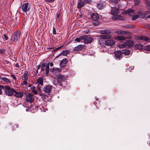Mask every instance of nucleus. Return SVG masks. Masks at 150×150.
Listing matches in <instances>:
<instances>
[{
  "instance_id": "f257e3e1",
  "label": "nucleus",
  "mask_w": 150,
  "mask_h": 150,
  "mask_svg": "<svg viewBox=\"0 0 150 150\" xmlns=\"http://www.w3.org/2000/svg\"><path fill=\"white\" fill-rule=\"evenodd\" d=\"M4 91L5 94L8 96H11L13 95L15 90L13 88H11L8 86H4Z\"/></svg>"
},
{
  "instance_id": "f03ea898",
  "label": "nucleus",
  "mask_w": 150,
  "mask_h": 150,
  "mask_svg": "<svg viewBox=\"0 0 150 150\" xmlns=\"http://www.w3.org/2000/svg\"><path fill=\"white\" fill-rule=\"evenodd\" d=\"M134 43L133 41L130 40H127L126 41L125 43L120 45L121 48H123L127 47H130L133 46Z\"/></svg>"
},
{
  "instance_id": "7ed1b4c3",
  "label": "nucleus",
  "mask_w": 150,
  "mask_h": 150,
  "mask_svg": "<svg viewBox=\"0 0 150 150\" xmlns=\"http://www.w3.org/2000/svg\"><path fill=\"white\" fill-rule=\"evenodd\" d=\"M18 36L19 32L18 31L14 33L11 35V38L10 40V44H12L16 41L18 40Z\"/></svg>"
},
{
  "instance_id": "20e7f679",
  "label": "nucleus",
  "mask_w": 150,
  "mask_h": 150,
  "mask_svg": "<svg viewBox=\"0 0 150 150\" xmlns=\"http://www.w3.org/2000/svg\"><path fill=\"white\" fill-rule=\"evenodd\" d=\"M41 70L42 71H43L45 70L46 74L47 76L49 73V65H47V63H43L42 65Z\"/></svg>"
},
{
  "instance_id": "39448f33",
  "label": "nucleus",
  "mask_w": 150,
  "mask_h": 150,
  "mask_svg": "<svg viewBox=\"0 0 150 150\" xmlns=\"http://www.w3.org/2000/svg\"><path fill=\"white\" fill-rule=\"evenodd\" d=\"M52 87V86L50 85H46L44 87L43 91L45 93L49 94L50 93Z\"/></svg>"
},
{
  "instance_id": "423d86ee",
  "label": "nucleus",
  "mask_w": 150,
  "mask_h": 150,
  "mask_svg": "<svg viewBox=\"0 0 150 150\" xmlns=\"http://www.w3.org/2000/svg\"><path fill=\"white\" fill-rule=\"evenodd\" d=\"M85 38H84V42L85 44L91 43L93 40V39L92 37H87L86 35H84Z\"/></svg>"
},
{
  "instance_id": "0eeeda50",
  "label": "nucleus",
  "mask_w": 150,
  "mask_h": 150,
  "mask_svg": "<svg viewBox=\"0 0 150 150\" xmlns=\"http://www.w3.org/2000/svg\"><path fill=\"white\" fill-rule=\"evenodd\" d=\"M26 101L32 103L33 101L34 97L33 94L31 93L28 94L26 98Z\"/></svg>"
},
{
  "instance_id": "6e6552de",
  "label": "nucleus",
  "mask_w": 150,
  "mask_h": 150,
  "mask_svg": "<svg viewBox=\"0 0 150 150\" xmlns=\"http://www.w3.org/2000/svg\"><path fill=\"white\" fill-rule=\"evenodd\" d=\"M52 82L53 84L57 87H59V88H61L62 87V83L58 80L57 79H54Z\"/></svg>"
},
{
  "instance_id": "1a4fd4ad",
  "label": "nucleus",
  "mask_w": 150,
  "mask_h": 150,
  "mask_svg": "<svg viewBox=\"0 0 150 150\" xmlns=\"http://www.w3.org/2000/svg\"><path fill=\"white\" fill-rule=\"evenodd\" d=\"M115 57L117 60H120L122 58L121 52L120 50L115 51L114 53Z\"/></svg>"
},
{
  "instance_id": "9d476101",
  "label": "nucleus",
  "mask_w": 150,
  "mask_h": 150,
  "mask_svg": "<svg viewBox=\"0 0 150 150\" xmlns=\"http://www.w3.org/2000/svg\"><path fill=\"white\" fill-rule=\"evenodd\" d=\"M28 3H24L22 6V10L24 12H26L29 11L30 8L28 6Z\"/></svg>"
},
{
  "instance_id": "9b49d317",
  "label": "nucleus",
  "mask_w": 150,
  "mask_h": 150,
  "mask_svg": "<svg viewBox=\"0 0 150 150\" xmlns=\"http://www.w3.org/2000/svg\"><path fill=\"white\" fill-rule=\"evenodd\" d=\"M116 33L118 35H129L131 34V33L127 31H123L122 30H117L115 31Z\"/></svg>"
},
{
  "instance_id": "f8f14e48",
  "label": "nucleus",
  "mask_w": 150,
  "mask_h": 150,
  "mask_svg": "<svg viewBox=\"0 0 150 150\" xmlns=\"http://www.w3.org/2000/svg\"><path fill=\"white\" fill-rule=\"evenodd\" d=\"M115 41L112 39H108L105 40V44L107 46H112L115 43Z\"/></svg>"
},
{
  "instance_id": "ddd939ff",
  "label": "nucleus",
  "mask_w": 150,
  "mask_h": 150,
  "mask_svg": "<svg viewBox=\"0 0 150 150\" xmlns=\"http://www.w3.org/2000/svg\"><path fill=\"white\" fill-rule=\"evenodd\" d=\"M119 10L116 7L112 8L111 14L113 15H116L119 13Z\"/></svg>"
},
{
  "instance_id": "4468645a",
  "label": "nucleus",
  "mask_w": 150,
  "mask_h": 150,
  "mask_svg": "<svg viewBox=\"0 0 150 150\" xmlns=\"http://www.w3.org/2000/svg\"><path fill=\"white\" fill-rule=\"evenodd\" d=\"M68 60L66 58L63 59L60 62L59 66L60 68H63L67 63Z\"/></svg>"
},
{
  "instance_id": "2eb2a0df",
  "label": "nucleus",
  "mask_w": 150,
  "mask_h": 150,
  "mask_svg": "<svg viewBox=\"0 0 150 150\" xmlns=\"http://www.w3.org/2000/svg\"><path fill=\"white\" fill-rule=\"evenodd\" d=\"M99 18L98 14L96 13H93L91 16V18L92 20L97 21L99 19Z\"/></svg>"
},
{
  "instance_id": "dca6fc26",
  "label": "nucleus",
  "mask_w": 150,
  "mask_h": 150,
  "mask_svg": "<svg viewBox=\"0 0 150 150\" xmlns=\"http://www.w3.org/2000/svg\"><path fill=\"white\" fill-rule=\"evenodd\" d=\"M85 4L83 0H78L77 8L79 9H81Z\"/></svg>"
},
{
  "instance_id": "f3484780",
  "label": "nucleus",
  "mask_w": 150,
  "mask_h": 150,
  "mask_svg": "<svg viewBox=\"0 0 150 150\" xmlns=\"http://www.w3.org/2000/svg\"><path fill=\"white\" fill-rule=\"evenodd\" d=\"M66 77L64 75L60 74L58 76L57 79L62 83V81H64L66 78Z\"/></svg>"
},
{
  "instance_id": "a211bd4d",
  "label": "nucleus",
  "mask_w": 150,
  "mask_h": 150,
  "mask_svg": "<svg viewBox=\"0 0 150 150\" xmlns=\"http://www.w3.org/2000/svg\"><path fill=\"white\" fill-rule=\"evenodd\" d=\"M51 71L53 74H57L61 71V69L59 68H53L50 69Z\"/></svg>"
},
{
  "instance_id": "6ab92c4d",
  "label": "nucleus",
  "mask_w": 150,
  "mask_h": 150,
  "mask_svg": "<svg viewBox=\"0 0 150 150\" xmlns=\"http://www.w3.org/2000/svg\"><path fill=\"white\" fill-rule=\"evenodd\" d=\"M43 79L42 77H40L37 80L36 83L38 84V85H41L42 86L43 85Z\"/></svg>"
},
{
  "instance_id": "aec40b11",
  "label": "nucleus",
  "mask_w": 150,
  "mask_h": 150,
  "mask_svg": "<svg viewBox=\"0 0 150 150\" xmlns=\"http://www.w3.org/2000/svg\"><path fill=\"white\" fill-rule=\"evenodd\" d=\"M83 48V46L81 45H79L74 47V50L75 51H77L81 50Z\"/></svg>"
},
{
  "instance_id": "412c9836",
  "label": "nucleus",
  "mask_w": 150,
  "mask_h": 150,
  "mask_svg": "<svg viewBox=\"0 0 150 150\" xmlns=\"http://www.w3.org/2000/svg\"><path fill=\"white\" fill-rule=\"evenodd\" d=\"M104 5L103 3L102 2H100L98 3L97 5V7L99 9H101L103 8L104 6Z\"/></svg>"
},
{
  "instance_id": "4be33fe9",
  "label": "nucleus",
  "mask_w": 150,
  "mask_h": 150,
  "mask_svg": "<svg viewBox=\"0 0 150 150\" xmlns=\"http://www.w3.org/2000/svg\"><path fill=\"white\" fill-rule=\"evenodd\" d=\"M69 54V51L67 50H65V51L63 52L62 53L60 54L57 57L60 56L61 55H62L63 56H66Z\"/></svg>"
},
{
  "instance_id": "5701e85b",
  "label": "nucleus",
  "mask_w": 150,
  "mask_h": 150,
  "mask_svg": "<svg viewBox=\"0 0 150 150\" xmlns=\"http://www.w3.org/2000/svg\"><path fill=\"white\" fill-rule=\"evenodd\" d=\"M100 33L102 34H110L111 32L108 30H103L100 31Z\"/></svg>"
},
{
  "instance_id": "b1692460",
  "label": "nucleus",
  "mask_w": 150,
  "mask_h": 150,
  "mask_svg": "<svg viewBox=\"0 0 150 150\" xmlns=\"http://www.w3.org/2000/svg\"><path fill=\"white\" fill-rule=\"evenodd\" d=\"M134 11L132 9L128 10L126 11V13H128L129 15V16L131 15L132 16L133 15H132V13L134 14Z\"/></svg>"
},
{
  "instance_id": "393cba45",
  "label": "nucleus",
  "mask_w": 150,
  "mask_h": 150,
  "mask_svg": "<svg viewBox=\"0 0 150 150\" xmlns=\"http://www.w3.org/2000/svg\"><path fill=\"white\" fill-rule=\"evenodd\" d=\"M40 96L43 99H46L48 96L47 95H45L42 92H40Z\"/></svg>"
},
{
  "instance_id": "a878e982",
  "label": "nucleus",
  "mask_w": 150,
  "mask_h": 150,
  "mask_svg": "<svg viewBox=\"0 0 150 150\" xmlns=\"http://www.w3.org/2000/svg\"><path fill=\"white\" fill-rule=\"evenodd\" d=\"M85 38L84 36H81L80 37L76 38L75 40L76 41L78 42H79L81 40L84 39V38Z\"/></svg>"
},
{
  "instance_id": "bb28decb",
  "label": "nucleus",
  "mask_w": 150,
  "mask_h": 150,
  "mask_svg": "<svg viewBox=\"0 0 150 150\" xmlns=\"http://www.w3.org/2000/svg\"><path fill=\"white\" fill-rule=\"evenodd\" d=\"M28 72L27 71H25L23 75L24 79H28Z\"/></svg>"
},
{
  "instance_id": "cd10ccee",
  "label": "nucleus",
  "mask_w": 150,
  "mask_h": 150,
  "mask_svg": "<svg viewBox=\"0 0 150 150\" xmlns=\"http://www.w3.org/2000/svg\"><path fill=\"white\" fill-rule=\"evenodd\" d=\"M143 46L140 44H136L135 45V47L141 50L143 48Z\"/></svg>"
},
{
  "instance_id": "c85d7f7f",
  "label": "nucleus",
  "mask_w": 150,
  "mask_h": 150,
  "mask_svg": "<svg viewBox=\"0 0 150 150\" xmlns=\"http://www.w3.org/2000/svg\"><path fill=\"white\" fill-rule=\"evenodd\" d=\"M117 39L120 40H125L126 38L123 36H118L117 37Z\"/></svg>"
},
{
  "instance_id": "c756f323",
  "label": "nucleus",
  "mask_w": 150,
  "mask_h": 150,
  "mask_svg": "<svg viewBox=\"0 0 150 150\" xmlns=\"http://www.w3.org/2000/svg\"><path fill=\"white\" fill-rule=\"evenodd\" d=\"M140 40L144 41H148L149 40V38L145 36H142L140 37Z\"/></svg>"
},
{
  "instance_id": "7c9ffc66",
  "label": "nucleus",
  "mask_w": 150,
  "mask_h": 150,
  "mask_svg": "<svg viewBox=\"0 0 150 150\" xmlns=\"http://www.w3.org/2000/svg\"><path fill=\"white\" fill-rule=\"evenodd\" d=\"M130 52L129 50H124L123 51V53L125 55H128L129 54Z\"/></svg>"
},
{
  "instance_id": "2f4dec72",
  "label": "nucleus",
  "mask_w": 150,
  "mask_h": 150,
  "mask_svg": "<svg viewBox=\"0 0 150 150\" xmlns=\"http://www.w3.org/2000/svg\"><path fill=\"white\" fill-rule=\"evenodd\" d=\"M4 86L0 85V95L2 93V90L4 91Z\"/></svg>"
},
{
  "instance_id": "473e14b6",
  "label": "nucleus",
  "mask_w": 150,
  "mask_h": 150,
  "mask_svg": "<svg viewBox=\"0 0 150 150\" xmlns=\"http://www.w3.org/2000/svg\"><path fill=\"white\" fill-rule=\"evenodd\" d=\"M144 49L146 51L150 50V45L146 46L144 47Z\"/></svg>"
},
{
  "instance_id": "72a5a7b5",
  "label": "nucleus",
  "mask_w": 150,
  "mask_h": 150,
  "mask_svg": "<svg viewBox=\"0 0 150 150\" xmlns=\"http://www.w3.org/2000/svg\"><path fill=\"white\" fill-rule=\"evenodd\" d=\"M139 18V16L138 15H136L133 16L132 17V19L133 20H135Z\"/></svg>"
},
{
  "instance_id": "f704fd0d",
  "label": "nucleus",
  "mask_w": 150,
  "mask_h": 150,
  "mask_svg": "<svg viewBox=\"0 0 150 150\" xmlns=\"http://www.w3.org/2000/svg\"><path fill=\"white\" fill-rule=\"evenodd\" d=\"M2 80L3 81L5 82H10V80L8 79V78L6 77H4L2 79Z\"/></svg>"
},
{
  "instance_id": "c9c22d12",
  "label": "nucleus",
  "mask_w": 150,
  "mask_h": 150,
  "mask_svg": "<svg viewBox=\"0 0 150 150\" xmlns=\"http://www.w3.org/2000/svg\"><path fill=\"white\" fill-rule=\"evenodd\" d=\"M27 80L28 79H23V83L22 84V85H25L27 84ZM21 85H22V84H21Z\"/></svg>"
},
{
  "instance_id": "e433bc0d",
  "label": "nucleus",
  "mask_w": 150,
  "mask_h": 150,
  "mask_svg": "<svg viewBox=\"0 0 150 150\" xmlns=\"http://www.w3.org/2000/svg\"><path fill=\"white\" fill-rule=\"evenodd\" d=\"M135 3V5H137L139 3L140 0H134Z\"/></svg>"
},
{
  "instance_id": "4c0bfd02",
  "label": "nucleus",
  "mask_w": 150,
  "mask_h": 150,
  "mask_svg": "<svg viewBox=\"0 0 150 150\" xmlns=\"http://www.w3.org/2000/svg\"><path fill=\"white\" fill-rule=\"evenodd\" d=\"M14 92L15 93V96L19 98V92L16 91L15 90Z\"/></svg>"
},
{
  "instance_id": "58836bf2",
  "label": "nucleus",
  "mask_w": 150,
  "mask_h": 150,
  "mask_svg": "<svg viewBox=\"0 0 150 150\" xmlns=\"http://www.w3.org/2000/svg\"><path fill=\"white\" fill-rule=\"evenodd\" d=\"M101 38L103 39L107 38H108V36L107 35H102L100 36Z\"/></svg>"
},
{
  "instance_id": "ea45409f",
  "label": "nucleus",
  "mask_w": 150,
  "mask_h": 150,
  "mask_svg": "<svg viewBox=\"0 0 150 150\" xmlns=\"http://www.w3.org/2000/svg\"><path fill=\"white\" fill-rule=\"evenodd\" d=\"M5 50L4 49H2L0 50V53L1 54H3L5 52Z\"/></svg>"
},
{
  "instance_id": "a19ab883",
  "label": "nucleus",
  "mask_w": 150,
  "mask_h": 150,
  "mask_svg": "<svg viewBox=\"0 0 150 150\" xmlns=\"http://www.w3.org/2000/svg\"><path fill=\"white\" fill-rule=\"evenodd\" d=\"M111 2L114 3H118V0H110Z\"/></svg>"
},
{
  "instance_id": "79ce46f5",
  "label": "nucleus",
  "mask_w": 150,
  "mask_h": 150,
  "mask_svg": "<svg viewBox=\"0 0 150 150\" xmlns=\"http://www.w3.org/2000/svg\"><path fill=\"white\" fill-rule=\"evenodd\" d=\"M4 36L5 40H8V38L6 34H4Z\"/></svg>"
},
{
  "instance_id": "37998d69",
  "label": "nucleus",
  "mask_w": 150,
  "mask_h": 150,
  "mask_svg": "<svg viewBox=\"0 0 150 150\" xmlns=\"http://www.w3.org/2000/svg\"><path fill=\"white\" fill-rule=\"evenodd\" d=\"M91 0H83V1L85 2V4L89 3Z\"/></svg>"
},
{
  "instance_id": "c03bdc74",
  "label": "nucleus",
  "mask_w": 150,
  "mask_h": 150,
  "mask_svg": "<svg viewBox=\"0 0 150 150\" xmlns=\"http://www.w3.org/2000/svg\"><path fill=\"white\" fill-rule=\"evenodd\" d=\"M54 0H45V1L46 2L50 3L54 2Z\"/></svg>"
},
{
  "instance_id": "a18cd8bd",
  "label": "nucleus",
  "mask_w": 150,
  "mask_h": 150,
  "mask_svg": "<svg viewBox=\"0 0 150 150\" xmlns=\"http://www.w3.org/2000/svg\"><path fill=\"white\" fill-rule=\"evenodd\" d=\"M53 33L54 35H56L57 34L56 32L55 29L54 28H53Z\"/></svg>"
},
{
  "instance_id": "49530a36",
  "label": "nucleus",
  "mask_w": 150,
  "mask_h": 150,
  "mask_svg": "<svg viewBox=\"0 0 150 150\" xmlns=\"http://www.w3.org/2000/svg\"><path fill=\"white\" fill-rule=\"evenodd\" d=\"M32 92L35 94H37V91L35 89L32 90Z\"/></svg>"
},
{
  "instance_id": "de8ad7c7",
  "label": "nucleus",
  "mask_w": 150,
  "mask_h": 150,
  "mask_svg": "<svg viewBox=\"0 0 150 150\" xmlns=\"http://www.w3.org/2000/svg\"><path fill=\"white\" fill-rule=\"evenodd\" d=\"M23 93L22 92H19V98L22 97L23 96Z\"/></svg>"
},
{
  "instance_id": "09e8293b",
  "label": "nucleus",
  "mask_w": 150,
  "mask_h": 150,
  "mask_svg": "<svg viewBox=\"0 0 150 150\" xmlns=\"http://www.w3.org/2000/svg\"><path fill=\"white\" fill-rule=\"evenodd\" d=\"M146 4L149 6V8H150V1H147L146 2Z\"/></svg>"
},
{
  "instance_id": "8fccbe9b",
  "label": "nucleus",
  "mask_w": 150,
  "mask_h": 150,
  "mask_svg": "<svg viewBox=\"0 0 150 150\" xmlns=\"http://www.w3.org/2000/svg\"><path fill=\"white\" fill-rule=\"evenodd\" d=\"M145 14H150V11H145Z\"/></svg>"
},
{
  "instance_id": "3c124183",
  "label": "nucleus",
  "mask_w": 150,
  "mask_h": 150,
  "mask_svg": "<svg viewBox=\"0 0 150 150\" xmlns=\"http://www.w3.org/2000/svg\"><path fill=\"white\" fill-rule=\"evenodd\" d=\"M4 63L5 64H9V62L7 60H5L4 61Z\"/></svg>"
},
{
  "instance_id": "603ef678",
  "label": "nucleus",
  "mask_w": 150,
  "mask_h": 150,
  "mask_svg": "<svg viewBox=\"0 0 150 150\" xmlns=\"http://www.w3.org/2000/svg\"><path fill=\"white\" fill-rule=\"evenodd\" d=\"M18 125H14L13 127H14V129L15 130L16 129H17L18 128Z\"/></svg>"
},
{
  "instance_id": "864d4df0",
  "label": "nucleus",
  "mask_w": 150,
  "mask_h": 150,
  "mask_svg": "<svg viewBox=\"0 0 150 150\" xmlns=\"http://www.w3.org/2000/svg\"><path fill=\"white\" fill-rule=\"evenodd\" d=\"M11 76L15 80L16 79V77L14 75H11Z\"/></svg>"
},
{
  "instance_id": "5fc2aeb1",
  "label": "nucleus",
  "mask_w": 150,
  "mask_h": 150,
  "mask_svg": "<svg viewBox=\"0 0 150 150\" xmlns=\"http://www.w3.org/2000/svg\"><path fill=\"white\" fill-rule=\"evenodd\" d=\"M40 67H41L40 65V64L38 65L37 66V70H38L39 69H40Z\"/></svg>"
},
{
  "instance_id": "6e6d98bb",
  "label": "nucleus",
  "mask_w": 150,
  "mask_h": 150,
  "mask_svg": "<svg viewBox=\"0 0 150 150\" xmlns=\"http://www.w3.org/2000/svg\"><path fill=\"white\" fill-rule=\"evenodd\" d=\"M35 88V86H32L30 88V89L32 90H34Z\"/></svg>"
},
{
  "instance_id": "4d7b16f0",
  "label": "nucleus",
  "mask_w": 150,
  "mask_h": 150,
  "mask_svg": "<svg viewBox=\"0 0 150 150\" xmlns=\"http://www.w3.org/2000/svg\"><path fill=\"white\" fill-rule=\"evenodd\" d=\"M63 45H62L60 47H59L55 49V50H58V49H59L60 48H61L62 47H63Z\"/></svg>"
},
{
  "instance_id": "13d9d810",
  "label": "nucleus",
  "mask_w": 150,
  "mask_h": 150,
  "mask_svg": "<svg viewBox=\"0 0 150 150\" xmlns=\"http://www.w3.org/2000/svg\"><path fill=\"white\" fill-rule=\"evenodd\" d=\"M120 17L121 18L120 19L122 21H124L125 20V18H123L121 16H120Z\"/></svg>"
},
{
  "instance_id": "bf43d9fd",
  "label": "nucleus",
  "mask_w": 150,
  "mask_h": 150,
  "mask_svg": "<svg viewBox=\"0 0 150 150\" xmlns=\"http://www.w3.org/2000/svg\"><path fill=\"white\" fill-rule=\"evenodd\" d=\"M59 12L58 13H57V17L58 18H59Z\"/></svg>"
},
{
  "instance_id": "052dcab7",
  "label": "nucleus",
  "mask_w": 150,
  "mask_h": 150,
  "mask_svg": "<svg viewBox=\"0 0 150 150\" xmlns=\"http://www.w3.org/2000/svg\"><path fill=\"white\" fill-rule=\"evenodd\" d=\"M50 65L51 67H52L53 66V64L51 62L50 63Z\"/></svg>"
},
{
  "instance_id": "680f3d73",
  "label": "nucleus",
  "mask_w": 150,
  "mask_h": 150,
  "mask_svg": "<svg viewBox=\"0 0 150 150\" xmlns=\"http://www.w3.org/2000/svg\"><path fill=\"white\" fill-rule=\"evenodd\" d=\"M38 73V70L36 71V72H35V75L36 76L37 75Z\"/></svg>"
},
{
  "instance_id": "e2e57ef3",
  "label": "nucleus",
  "mask_w": 150,
  "mask_h": 150,
  "mask_svg": "<svg viewBox=\"0 0 150 150\" xmlns=\"http://www.w3.org/2000/svg\"><path fill=\"white\" fill-rule=\"evenodd\" d=\"M32 84H30L28 85V87L30 88L32 87Z\"/></svg>"
},
{
  "instance_id": "0e129e2a",
  "label": "nucleus",
  "mask_w": 150,
  "mask_h": 150,
  "mask_svg": "<svg viewBox=\"0 0 150 150\" xmlns=\"http://www.w3.org/2000/svg\"><path fill=\"white\" fill-rule=\"evenodd\" d=\"M147 18H150V15H149L147 17Z\"/></svg>"
},
{
  "instance_id": "69168bd1",
  "label": "nucleus",
  "mask_w": 150,
  "mask_h": 150,
  "mask_svg": "<svg viewBox=\"0 0 150 150\" xmlns=\"http://www.w3.org/2000/svg\"><path fill=\"white\" fill-rule=\"evenodd\" d=\"M55 50H55V49L54 50H52V52H54Z\"/></svg>"
},
{
  "instance_id": "338daca9",
  "label": "nucleus",
  "mask_w": 150,
  "mask_h": 150,
  "mask_svg": "<svg viewBox=\"0 0 150 150\" xmlns=\"http://www.w3.org/2000/svg\"><path fill=\"white\" fill-rule=\"evenodd\" d=\"M149 26V29H150V25H149V26Z\"/></svg>"
},
{
  "instance_id": "774afa93",
  "label": "nucleus",
  "mask_w": 150,
  "mask_h": 150,
  "mask_svg": "<svg viewBox=\"0 0 150 150\" xmlns=\"http://www.w3.org/2000/svg\"><path fill=\"white\" fill-rule=\"evenodd\" d=\"M50 49H52L53 48H49Z\"/></svg>"
}]
</instances>
